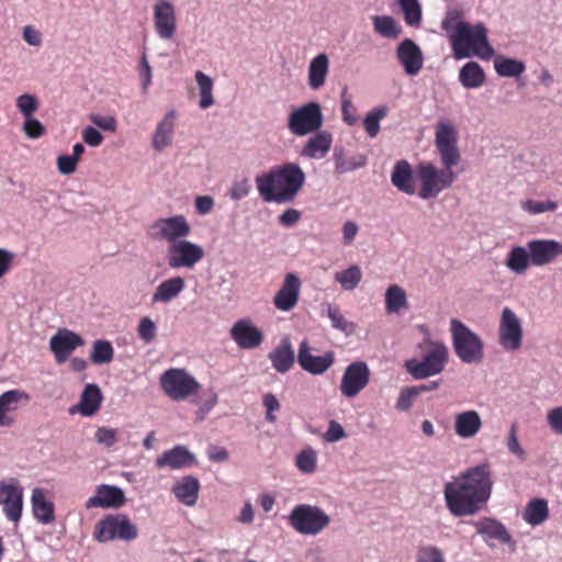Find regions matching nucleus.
<instances>
[{
	"label": "nucleus",
	"instance_id": "2f4dec72",
	"mask_svg": "<svg viewBox=\"0 0 562 562\" xmlns=\"http://www.w3.org/2000/svg\"><path fill=\"white\" fill-rule=\"evenodd\" d=\"M268 358L276 371L279 373L288 372L295 361L294 351L290 340L288 338L282 339L281 344L269 352Z\"/></svg>",
	"mask_w": 562,
	"mask_h": 562
},
{
	"label": "nucleus",
	"instance_id": "e2e57ef3",
	"mask_svg": "<svg viewBox=\"0 0 562 562\" xmlns=\"http://www.w3.org/2000/svg\"><path fill=\"white\" fill-rule=\"evenodd\" d=\"M78 161L69 155H61L57 158V168L61 175H71L77 169Z\"/></svg>",
	"mask_w": 562,
	"mask_h": 562
},
{
	"label": "nucleus",
	"instance_id": "c9c22d12",
	"mask_svg": "<svg viewBox=\"0 0 562 562\" xmlns=\"http://www.w3.org/2000/svg\"><path fill=\"white\" fill-rule=\"evenodd\" d=\"M184 289V280L181 277H173L162 281L153 294L154 303H168L177 297Z\"/></svg>",
	"mask_w": 562,
	"mask_h": 562
},
{
	"label": "nucleus",
	"instance_id": "a18cd8bd",
	"mask_svg": "<svg viewBox=\"0 0 562 562\" xmlns=\"http://www.w3.org/2000/svg\"><path fill=\"white\" fill-rule=\"evenodd\" d=\"M114 357V349L108 340H95L92 345L90 359L94 364L110 363Z\"/></svg>",
	"mask_w": 562,
	"mask_h": 562
},
{
	"label": "nucleus",
	"instance_id": "4be33fe9",
	"mask_svg": "<svg viewBox=\"0 0 562 562\" xmlns=\"http://www.w3.org/2000/svg\"><path fill=\"white\" fill-rule=\"evenodd\" d=\"M231 337L241 349H255L263 340L262 331L248 319L236 322L231 328Z\"/></svg>",
	"mask_w": 562,
	"mask_h": 562
},
{
	"label": "nucleus",
	"instance_id": "09e8293b",
	"mask_svg": "<svg viewBox=\"0 0 562 562\" xmlns=\"http://www.w3.org/2000/svg\"><path fill=\"white\" fill-rule=\"evenodd\" d=\"M386 114L387 109L385 106H381L373 109L366 115L363 120V127L371 138H374L379 134L380 121L383 120Z\"/></svg>",
	"mask_w": 562,
	"mask_h": 562
},
{
	"label": "nucleus",
	"instance_id": "58836bf2",
	"mask_svg": "<svg viewBox=\"0 0 562 562\" xmlns=\"http://www.w3.org/2000/svg\"><path fill=\"white\" fill-rule=\"evenodd\" d=\"M459 80L465 88H479L485 81V74L477 63L469 61L460 69Z\"/></svg>",
	"mask_w": 562,
	"mask_h": 562
},
{
	"label": "nucleus",
	"instance_id": "aec40b11",
	"mask_svg": "<svg viewBox=\"0 0 562 562\" xmlns=\"http://www.w3.org/2000/svg\"><path fill=\"white\" fill-rule=\"evenodd\" d=\"M83 345L81 336L69 329H59L49 340V349L57 363H64L74 350Z\"/></svg>",
	"mask_w": 562,
	"mask_h": 562
},
{
	"label": "nucleus",
	"instance_id": "2eb2a0df",
	"mask_svg": "<svg viewBox=\"0 0 562 562\" xmlns=\"http://www.w3.org/2000/svg\"><path fill=\"white\" fill-rule=\"evenodd\" d=\"M370 375V369L364 361L351 362L341 378V394L348 398L356 397L369 384Z\"/></svg>",
	"mask_w": 562,
	"mask_h": 562
},
{
	"label": "nucleus",
	"instance_id": "f03ea898",
	"mask_svg": "<svg viewBox=\"0 0 562 562\" xmlns=\"http://www.w3.org/2000/svg\"><path fill=\"white\" fill-rule=\"evenodd\" d=\"M492 490L491 464L471 467L445 484L446 507L454 517L473 516L488 502Z\"/></svg>",
	"mask_w": 562,
	"mask_h": 562
},
{
	"label": "nucleus",
	"instance_id": "603ef678",
	"mask_svg": "<svg viewBox=\"0 0 562 562\" xmlns=\"http://www.w3.org/2000/svg\"><path fill=\"white\" fill-rule=\"evenodd\" d=\"M341 116L345 123L352 126L357 123L358 117L356 115V106L353 105L351 98L348 95L347 88L341 91Z\"/></svg>",
	"mask_w": 562,
	"mask_h": 562
},
{
	"label": "nucleus",
	"instance_id": "052dcab7",
	"mask_svg": "<svg viewBox=\"0 0 562 562\" xmlns=\"http://www.w3.org/2000/svg\"><path fill=\"white\" fill-rule=\"evenodd\" d=\"M417 396V392L413 386L405 387L401 391L400 396L396 402V408L398 411H408L413 406V402Z\"/></svg>",
	"mask_w": 562,
	"mask_h": 562
},
{
	"label": "nucleus",
	"instance_id": "4c0bfd02",
	"mask_svg": "<svg viewBox=\"0 0 562 562\" xmlns=\"http://www.w3.org/2000/svg\"><path fill=\"white\" fill-rule=\"evenodd\" d=\"M549 516L548 503L542 498L531 499L524 512L522 518L531 526H538L546 521Z\"/></svg>",
	"mask_w": 562,
	"mask_h": 562
},
{
	"label": "nucleus",
	"instance_id": "9b49d317",
	"mask_svg": "<svg viewBox=\"0 0 562 562\" xmlns=\"http://www.w3.org/2000/svg\"><path fill=\"white\" fill-rule=\"evenodd\" d=\"M204 249L190 240H178L168 246L167 262L171 269H193L204 258Z\"/></svg>",
	"mask_w": 562,
	"mask_h": 562
},
{
	"label": "nucleus",
	"instance_id": "e433bc0d",
	"mask_svg": "<svg viewBox=\"0 0 562 562\" xmlns=\"http://www.w3.org/2000/svg\"><path fill=\"white\" fill-rule=\"evenodd\" d=\"M531 265L528 246H514L506 258V267L516 274H524Z\"/></svg>",
	"mask_w": 562,
	"mask_h": 562
},
{
	"label": "nucleus",
	"instance_id": "7c9ffc66",
	"mask_svg": "<svg viewBox=\"0 0 562 562\" xmlns=\"http://www.w3.org/2000/svg\"><path fill=\"white\" fill-rule=\"evenodd\" d=\"M392 184L401 192L413 195L416 193V187L411 165L406 160H400L395 164L392 175Z\"/></svg>",
	"mask_w": 562,
	"mask_h": 562
},
{
	"label": "nucleus",
	"instance_id": "338daca9",
	"mask_svg": "<svg viewBox=\"0 0 562 562\" xmlns=\"http://www.w3.org/2000/svg\"><path fill=\"white\" fill-rule=\"evenodd\" d=\"M82 138L86 144L92 147L101 145L103 140L102 134L94 127L88 126L82 132Z\"/></svg>",
	"mask_w": 562,
	"mask_h": 562
},
{
	"label": "nucleus",
	"instance_id": "5701e85b",
	"mask_svg": "<svg viewBox=\"0 0 562 562\" xmlns=\"http://www.w3.org/2000/svg\"><path fill=\"white\" fill-rule=\"evenodd\" d=\"M126 502L124 492L114 485L102 484L97 487L95 494L87 503V508H119Z\"/></svg>",
	"mask_w": 562,
	"mask_h": 562
},
{
	"label": "nucleus",
	"instance_id": "6e6552de",
	"mask_svg": "<svg viewBox=\"0 0 562 562\" xmlns=\"http://www.w3.org/2000/svg\"><path fill=\"white\" fill-rule=\"evenodd\" d=\"M164 393L172 401H184L195 395L201 384L184 369L170 368L159 379Z\"/></svg>",
	"mask_w": 562,
	"mask_h": 562
},
{
	"label": "nucleus",
	"instance_id": "c756f323",
	"mask_svg": "<svg viewBox=\"0 0 562 562\" xmlns=\"http://www.w3.org/2000/svg\"><path fill=\"white\" fill-rule=\"evenodd\" d=\"M102 393L97 384H87L77 406L70 409L71 413L77 409L82 416L94 415L101 406Z\"/></svg>",
	"mask_w": 562,
	"mask_h": 562
},
{
	"label": "nucleus",
	"instance_id": "f3484780",
	"mask_svg": "<svg viewBox=\"0 0 562 562\" xmlns=\"http://www.w3.org/2000/svg\"><path fill=\"white\" fill-rule=\"evenodd\" d=\"M154 25L158 36L171 40L177 31L176 10L168 0H157L154 5Z\"/></svg>",
	"mask_w": 562,
	"mask_h": 562
},
{
	"label": "nucleus",
	"instance_id": "13d9d810",
	"mask_svg": "<svg viewBox=\"0 0 562 562\" xmlns=\"http://www.w3.org/2000/svg\"><path fill=\"white\" fill-rule=\"evenodd\" d=\"M94 439L99 445L110 448L114 446L117 440V430L108 427H99L94 434Z\"/></svg>",
	"mask_w": 562,
	"mask_h": 562
},
{
	"label": "nucleus",
	"instance_id": "412c9836",
	"mask_svg": "<svg viewBox=\"0 0 562 562\" xmlns=\"http://www.w3.org/2000/svg\"><path fill=\"white\" fill-rule=\"evenodd\" d=\"M0 504L9 520L18 524L21 519L23 508V490L18 484L0 485Z\"/></svg>",
	"mask_w": 562,
	"mask_h": 562
},
{
	"label": "nucleus",
	"instance_id": "680f3d73",
	"mask_svg": "<svg viewBox=\"0 0 562 562\" xmlns=\"http://www.w3.org/2000/svg\"><path fill=\"white\" fill-rule=\"evenodd\" d=\"M262 403L267 411V420L270 423H274L277 420V417L273 415V412L280 409V403L278 398L272 393H267L263 395Z\"/></svg>",
	"mask_w": 562,
	"mask_h": 562
},
{
	"label": "nucleus",
	"instance_id": "cd10ccee",
	"mask_svg": "<svg viewBox=\"0 0 562 562\" xmlns=\"http://www.w3.org/2000/svg\"><path fill=\"white\" fill-rule=\"evenodd\" d=\"M32 512L34 517L44 525H49L55 520L54 503L46 498V492L36 487L31 497Z\"/></svg>",
	"mask_w": 562,
	"mask_h": 562
},
{
	"label": "nucleus",
	"instance_id": "6e6d98bb",
	"mask_svg": "<svg viewBox=\"0 0 562 562\" xmlns=\"http://www.w3.org/2000/svg\"><path fill=\"white\" fill-rule=\"evenodd\" d=\"M156 329L155 323L145 316L139 321L137 334L145 344H150L156 337Z\"/></svg>",
	"mask_w": 562,
	"mask_h": 562
},
{
	"label": "nucleus",
	"instance_id": "f8f14e48",
	"mask_svg": "<svg viewBox=\"0 0 562 562\" xmlns=\"http://www.w3.org/2000/svg\"><path fill=\"white\" fill-rule=\"evenodd\" d=\"M153 236L166 240L169 245L186 239L191 233V226L184 215L158 218L151 225Z\"/></svg>",
	"mask_w": 562,
	"mask_h": 562
},
{
	"label": "nucleus",
	"instance_id": "ddd939ff",
	"mask_svg": "<svg viewBox=\"0 0 562 562\" xmlns=\"http://www.w3.org/2000/svg\"><path fill=\"white\" fill-rule=\"evenodd\" d=\"M498 342L507 351H515L522 344V326L519 317L509 307L502 311L498 326Z\"/></svg>",
	"mask_w": 562,
	"mask_h": 562
},
{
	"label": "nucleus",
	"instance_id": "ea45409f",
	"mask_svg": "<svg viewBox=\"0 0 562 562\" xmlns=\"http://www.w3.org/2000/svg\"><path fill=\"white\" fill-rule=\"evenodd\" d=\"M335 171L339 175L359 169L367 164V157L364 155H357L347 159L344 154V149H335Z\"/></svg>",
	"mask_w": 562,
	"mask_h": 562
},
{
	"label": "nucleus",
	"instance_id": "49530a36",
	"mask_svg": "<svg viewBox=\"0 0 562 562\" xmlns=\"http://www.w3.org/2000/svg\"><path fill=\"white\" fill-rule=\"evenodd\" d=\"M362 279V272L358 266H351L348 269L337 272L335 280L340 283L344 290H353Z\"/></svg>",
	"mask_w": 562,
	"mask_h": 562
},
{
	"label": "nucleus",
	"instance_id": "1a4fd4ad",
	"mask_svg": "<svg viewBox=\"0 0 562 562\" xmlns=\"http://www.w3.org/2000/svg\"><path fill=\"white\" fill-rule=\"evenodd\" d=\"M330 522L329 516L319 507L307 504L295 506L290 516V526L301 535H317Z\"/></svg>",
	"mask_w": 562,
	"mask_h": 562
},
{
	"label": "nucleus",
	"instance_id": "473e14b6",
	"mask_svg": "<svg viewBox=\"0 0 562 562\" xmlns=\"http://www.w3.org/2000/svg\"><path fill=\"white\" fill-rule=\"evenodd\" d=\"M176 112L169 111L157 125L153 135V147L157 151H161L172 142L175 131Z\"/></svg>",
	"mask_w": 562,
	"mask_h": 562
},
{
	"label": "nucleus",
	"instance_id": "39448f33",
	"mask_svg": "<svg viewBox=\"0 0 562 562\" xmlns=\"http://www.w3.org/2000/svg\"><path fill=\"white\" fill-rule=\"evenodd\" d=\"M417 350L420 359H408L404 364L406 371L414 379H427L440 374L445 370L449 361V350L443 342L432 340L427 335L417 345Z\"/></svg>",
	"mask_w": 562,
	"mask_h": 562
},
{
	"label": "nucleus",
	"instance_id": "dca6fc26",
	"mask_svg": "<svg viewBox=\"0 0 562 562\" xmlns=\"http://www.w3.org/2000/svg\"><path fill=\"white\" fill-rule=\"evenodd\" d=\"M301 286L302 282L295 273H286L280 289L273 296L274 307L281 312L294 310L300 300Z\"/></svg>",
	"mask_w": 562,
	"mask_h": 562
},
{
	"label": "nucleus",
	"instance_id": "20e7f679",
	"mask_svg": "<svg viewBox=\"0 0 562 562\" xmlns=\"http://www.w3.org/2000/svg\"><path fill=\"white\" fill-rule=\"evenodd\" d=\"M305 173L296 162H286L256 177L259 195L265 202H293L305 183Z\"/></svg>",
	"mask_w": 562,
	"mask_h": 562
},
{
	"label": "nucleus",
	"instance_id": "c85d7f7f",
	"mask_svg": "<svg viewBox=\"0 0 562 562\" xmlns=\"http://www.w3.org/2000/svg\"><path fill=\"white\" fill-rule=\"evenodd\" d=\"M333 144V135L327 131L317 132L302 148L301 155L307 158L321 159L329 151Z\"/></svg>",
	"mask_w": 562,
	"mask_h": 562
},
{
	"label": "nucleus",
	"instance_id": "6ab92c4d",
	"mask_svg": "<svg viewBox=\"0 0 562 562\" xmlns=\"http://www.w3.org/2000/svg\"><path fill=\"white\" fill-rule=\"evenodd\" d=\"M527 246L536 267L550 265L562 256V244L554 239H532Z\"/></svg>",
	"mask_w": 562,
	"mask_h": 562
},
{
	"label": "nucleus",
	"instance_id": "bf43d9fd",
	"mask_svg": "<svg viewBox=\"0 0 562 562\" xmlns=\"http://www.w3.org/2000/svg\"><path fill=\"white\" fill-rule=\"evenodd\" d=\"M23 131L30 138H38L44 135L45 127L44 125L33 116L25 117V122L23 124Z\"/></svg>",
	"mask_w": 562,
	"mask_h": 562
},
{
	"label": "nucleus",
	"instance_id": "a878e982",
	"mask_svg": "<svg viewBox=\"0 0 562 562\" xmlns=\"http://www.w3.org/2000/svg\"><path fill=\"white\" fill-rule=\"evenodd\" d=\"M30 401V394L22 390L14 389L2 393L0 395V426H12L14 418L9 413L15 411L19 403L27 404Z\"/></svg>",
	"mask_w": 562,
	"mask_h": 562
},
{
	"label": "nucleus",
	"instance_id": "393cba45",
	"mask_svg": "<svg viewBox=\"0 0 562 562\" xmlns=\"http://www.w3.org/2000/svg\"><path fill=\"white\" fill-rule=\"evenodd\" d=\"M155 464L158 469L170 468L172 470H179L195 465L196 458L187 447L178 445L158 457Z\"/></svg>",
	"mask_w": 562,
	"mask_h": 562
},
{
	"label": "nucleus",
	"instance_id": "4d7b16f0",
	"mask_svg": "<svg viewBox=\"0 0 562 562\" xmlns=\"http://www.w3.org/2000/svg\"><path fill=\"white\" fill-rule=\"evenodd\" d=\"M327 316L329 317L333 327L341 331L350 330L351 325L346 321L338 306L329 304L327 307Z\"/></svg>",
	"mask_w": 562,
	"mask_h": 562
},
{
	"label": "nucleus",
	"instance_id": "69168bd1",
	"mask_svg": "<svg viewBox=\"0 0 562 562\" xmlns=\"http://www.w3.org/2000/svg\"><path fill=\"white\" fill-rule=\"evenodd\" d=\"M324 437L328 442H336L345 438L346 434L342 426L339 423L331 420Z\"/></svg>",
	"mask_w": 562,
	"mask_h": 562
},
{
	"label": "nucleus",
	"instance_id": "864d4df0",
	"mask_svg": "<svg viewBox=\"0 0 562 562\" xmlns=\"http://www.w3.org/2000/svg\"><path fill=\"white\" fill-rule=\"evenodd\" d=\"M316 453L312 449L301 451L296 457V467L303 473H313L316 470Z\"/></svg>",
	"mask_w": 562,
	"mask_h": 562
},
{
	"label": "nucleus",
	"instance_id": "0e129e2a",
	"mask_svg": "<svg viewBox=\"0 0 562 562\" xmlns=\"http://www.w3.org/2000/svg\"><path fill=\"white\" fill-rule=\"evenodd\" d=\"M91 122L95 124L98 127L103 131L114 132L117 126V122L114 116H102V115H91Z\"/></svg>",
	"mask_w": 562,
	"mask_h": 562
},
{
	"label": "nucleus",
	"instance_id": "f257e3e1",
	"mask_svg": "<svg viewBox=\"0 0 562 562\" xmlns=\"http://www.w3.org/2000/svg\"><path fill=\"white\" fill-rule=\"evenodd\" d=\"M457 127L448 121H439L435 131V147L439 154L442 169L431 162H420L416 167V177L420 182L418 196L423 200L436 198L441 191L449 189L457 179L452 168L461 161L458 147Z\"/></svg>",
	"mask_w": 562,
	"mask_h": 562
},
{
	"label": "nucleus",
	"instance_id": "de8ad7c7",
	"mask_svg": "<svg viewBox=\"0 0 562 562\" xmlns=\"http://www.w3.org/2000/svg\"><path fill=\"white\" fill-rule=\"evenodd\" d=\"M403 11L404 21L407 25L418 26L422 22V9L418 0H398Z\"/></svg>",
	"mask_w": 562,
	"mask_h": 562
},
{
	"label": "nucleus",
	"instance_id": "37998d69",
	"mask_svg": "<svg viewBox=\"0 0 562 562\" xmlns=\"http://www.w3.org/2000/svg\"><path fill=\"white\" fill-rule=\"evenodd\" d=\"M385 305L387 313H396L405 307L407 305L405 291L396 284L389 286L385 292Z\"/></svg>",
	"mask_w": 562,
	"mask_h": 562
},
{
	"label": "nucleus",
	"instance_id": "774afa93",
	"mask_svg": "<svg viewBox=\"0 0 562 562\" xmlns=\"http://www.w3.org/2000/svg\"><path fill=\"white\" fill-rule=\"evenodd\" d=\"M548 423L555 434L562 435V407H555L548 413Z\"/></svg>",
	"mask_w": 562,
	"mask_h": 562
},
{
	"label": "nucleus",
	"instance_id": "423d86ee",
	"mask_svg": "<svg viewBox=\"0 0 562 562\" xmlns=\"http://www.w3.org/2000/svg\"><path fill=\"white\" fill-rule=\"evenodd\" d=\"M452 347L463 363H480L484 358V344L477 334L459 319H451Z\"/></svg>",
	"mask_w": 562,
	"mask_h": 562
},
{
	"label": "nucleus",
	"instance_id": "79ce46f5",
	"mask_svg": "<svg viewBox=\"0 0 562 562\" xmlns=\"http://www.w3.org/2000/svg\"><path fill=\"white\" fill-rule=\"evenodd\" d=\"M373 26L376 33L386 38H396L402 31L396 21L387 15L374 16Z\"/></svg>",
	"mask_w": 562,
	"mask_h": 562
},
{
	"label": "nucleus",
	"instance_id": "c03bdc74",
	"mask_svg": "<svg viewBox=\"0 0 562 562\" xmlns=\"http://www.w3.org/2000/svg\"><path fill=\"white\" fill-rule=\"evenodd\" d=\"M195 80L200 89V106L207 109L214 103L212 94L213 80L201 70L195 72Z\"/></svg>",
	"mask_w": 562,
	"mask_h": 562
},
{
	"label": "nucleus",
	"instance_id": "3c124183",
	"mask_svg": "<svg viewBox=\"0 0 562 562\" xmlns=\"http://www.w3.org/2000/svg\"><path fill=\"white\" fill-rule=\"evenodd\" d=\"M521 207L529 214L536 215L543 212H553L557 210L558 204L554 201H536V200H526L522 202Z\"/></svg>",
	"mask_w": 562,
	"mask_h": 562
},
{
	"label": "nucleus",
	"instance_id": "a19ab883",
	"mask_svg": "<svg viewBox=\"0 0 562 562\" xmlns=\"http://www.w3.org/2000/svg\"><path fill=\"white\" fill-rule=\"evenodd\" d=\"M494 68L501 77H518L525 71V64L517 59L498 56L494 60Z\"/></svg>",
	"mask_w": 562,
	"mask_h": 562
},
{
	"label": "nucleus",
	"instance_id": "4468645a",
	"mask_svg": "<svg viewBox=\"0 0 562 562\" xmlns=\"http://www.w3.org/2000/svg\"><path fill=\"white\" fill-rule=\"evenodd\" d=\"M476 532L482 536L485 543L493 548L495 542L507 546L512 551L516 549V541L513 539L508 529L499 520L484 517L480 520L473 521Z\"/></svg>",
	"mask_w": 562,
	"mask_h": 562
},
{
	"label": "nucleus",
	"instance_id": "f704fd0d",
	"mask_svg": "<svg viewBox=\"0 0 562 562\" xmlns=\"http://www.w3.org/2000/svg\"><path fill=\"white\" fill-rule=\"evenodd\" d=\"M199 490L198 479L188 475L175 484L172 492L179 502L187 506H193L198 501Z\"/></svg>",
	"mask_w": 562,
	"mask_h": 562
},
{
	"label": "nucleus",
	"instance_id": "72a5a7b5",
	"mask_svg": "<svg viewBox=\"0 0 562 562\" xmlns=\"http://www.w3.org/2000/svg\"><path fill=\"white\" fill-rule=\"evenodd\" d=\"M329 70V59L325 53L316 55L308 66V86L317 90L324 86Z\"/></svg>",
	"mask_w": 562,
	"mask_h": 562
},
{
	"label": "nucleus",
	"instance_id": "bb28decb",
	"mask_svg": "<svg viewBox=\"0 0 562 562\" xmlns=\"http://www.w3.org/2000/svg\"><path fill=\"white\" fill-rule=\"evenodd\" d=\"M481 428L482 419L476 411H464L454 416V432L461 438H473Z\"/></svg>",
	"mask_w": 562,
	"mask_h": 562
},
{
	"label": "nucleus",
	"instance_id": "b1692460",
	"mask_svg": "<svg viewBox=\"0 0 562 562\" xmlns=\"http://www.w3.org/2000/svg\"><path fill=\"white\" fill-rule=\"evenodd\" d=\"M396 56L405 72L409 76L417 75L423 68V52L413 40H404L397 47Z\"/></svg>",
	"mask_w": 562,
	"mask_h": 562
},
{
	"label": "nucleus",
	"instance_id": "7ed1b4c3",
	"mask_svg": "<svg viewBox=\"0 0 562 562\" xmlns=\"http://www.w3.org/2000/svg\"><path fill=\"white\" fill-rule=\"evenodd\" d=\"M442 29L449 34L456 59L477 56L486 60L494 55V48L487 40V30L482 23L470 25L460 20L458 12H451L443 20Z\"/></svg>",
	"mask_w": 562,
	"mask_h": 562
},
{
	"label": "nucleus",
	"instance_id": "5fc2aeb1",
	"mask_svg": "<svg viewBox=\"0 0 562 562\" xmlns=\"http://www.w3.org/2000/svg\"><path fill=\"white\" fill-rule=\"evenodd\" d=\"M16 106L24 117H29L37 111L38 102L35 95L24 93L18 97Z\"/></svg>",
	"mask_w": 562,
	"mask_h": 562
},
{
	"label": "nucleus",
	"instance_id": "9d476101",
	"mask_svg": "<svg viewBox=\"0 0 562 562\" xmlns=\"http://www.w3.org/2000/svg\"><path fill=\"white\" fill-rule=\"evenodd\" d=\"M323 122L321 105L317 102H308L290 113L288 128L293 135L304 136L317 132Z\"/></svg>",
	"mask_w": 562,
	"mask_h": 562
},
{
	"label": "nucleus",
	"instance_id": "8fccbe9b",
	"mask_svg": "<svg viewBox=\"0 0 562 562\" xmlns=\"http://www.w3.org/2000/svg\"><path fill=\"white\" fill-rule=\"evenodd\" d=\"M415 562H446L445 552L434 544H420L415 553Z\"/></svg>",
	"mask_w": 562,
	"mask_h": 562
},
{
	"label": "nucleus",
	"instance_id": "0eeeda50",
	"mask_svg": "<svg viewBox=\"0 0 562 562\" xmlns=\"http://www.w3.org/2000/svg\"><path fill=\"white\" fill-rule=\"evenodd\" d=\"M138 536V529L131 519L123 514L106 515L95 524L93 539L104 543L113 540L133 541Z\"/></svg>",
	"mask_w": 562,
	"mask_h": 562
},
{
	"label": "nucleus",
	"instance_id": "a211bd4d",
	"mask_svg": "<svg viewBox=\"0 0 562 562\" xmlns=\"http://www.w3.org/2000/svg\"><path fill=\"white\" fill-rule=\"evenodd\" d=\"M335 356L333 351H327L323 356L311 353V347L306 339L302 340L297 351V362L300 367L314 375L323 374L334 363Z\"/></svg>",
	"mask_w": 562,
	"mask_h": 562
}]
</instances>
